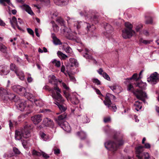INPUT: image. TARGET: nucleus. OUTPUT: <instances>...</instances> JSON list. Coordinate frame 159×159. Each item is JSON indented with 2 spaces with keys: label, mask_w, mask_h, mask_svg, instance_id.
I'll use <instances>...</instances> for the list:
<instances>
[{
  "label": "nucleus",
  "mask_w": 159,
  "mask_h": 159,
  "mask_svg": "<svg viewBox=\"0 0 159 159\" xmlns=\"http://www.w3.org/2000/svg\"><path fill=\"white\" fill-rule=\"evenodd\" d=\"M54 44L56 45L61 44V43L60 40L57 38L54 34H52V36Z\"/></svg>",
  "instance_id": "nucleus-27"
},
{
  "label": "nucleus",
  "mask_w": 159,
  "mask_h": 159,
  "mask_svg": "<svg viewBox=\"0 0 159 159\" xmlns=\"http://www.w3.org/2000/svg\"><path fill=\"white\" fill-rule=\"evenodd\" d=\"M134 93L136 96L137 98L142 101L144 103H145V98H147V96L146 93L141 90L137 89Z\"/></svg>",
  "instance_id": "nucleus-11"
},
{
  "label": "nucleus",
  "mask_w": 159,
  "mask_h": 159,
  "mask_svg": "<svg viewBox=\"0 0 159 159\" xmlns=\"http://www.w3.org/2000/svg\"><path fill=\"white\" fill-rule=\"evenodd\" d=\"M23 7L24 9L29 14L32 16L34 15V12L32 11L31 8L29 6L27 5L24 4L23 5Z\"/></svg>",
  "instance_id": "nucleus-25"
},
{
  "label": "nucleus",
  "mask_w": 159,
  "mask_h": 159,
  "mask_svg": "<svg viewBox=\"0 0 159 159\" xmlns=\"http://www.w3.org/2000/svg\"><path fill=\"white\" fill-rule=\"evenodd\" d=\"M152 20L151 17H149L148 20H146L145 23L146 24H151L152 23Z\"/></svg>",
  "instance_id": "nucleus-60"
},
{
  "label": "nucleus",
  "mask_w": 159,
  "mask_h": 159,
  "mask_svg": "<svg viewBox=\"0 0 159 159\" xmlns=\"http://www.w3.org/2000/svg\"><path fill=\"white\" fill-rule=\"evenodd\" d=\"M114 139L115 142L108 141L104 144L105 147L107 149L113 152L116 151L120 146L124 144L122 140L116 139V136H114Z\"/></svg>",
  "instance_id": "nucleus-4"
},
{
  "label": "nucleus",
  "mask_w": 159,
  "mask_h": 159,
  "mask_svg": "<svg viewBox=\"0 0 159 159\" xmlns=\"http://www.w3.org/2000/svg\"><path fill=\"white\" fill-rule=\"evenodd\" d=\"M63 48L64 50L67 53H71V52H72V50L71 48L69 46H68L67 47H66V46L64 45L63 46Z\"/></svg>",
  "instance_id": "nucleus-42"
},
{
  "label": "nucleus",
  "mask_w": 159,
  "mask_h": 159,
  "mask_svg": "<svg viewBox=\"0 0 159 159\" xmlns=\"http://www.w3.org/2000/svg\"><path fill=\"white\" fill-rule=\"evenodd\" d=\"M59 125L65 131L68 132L70 131L71 130L70 127L67 122L64 121Z\"/></svg>",
  "instance_id": "nucleus-20"
},
{
  "label": "nucleus",
  "mask_w": 159,
  "mask_h": 159,
  "mask_svg": "<svg viewBox=\"0 0 159 159\" xmlns=\"http://www.w3.org/2000/svg\"><path fill=\"white\" fill-rule=\"evenodd\" d=\"M33 6L34 7L36 8L37 10V12L39 13L40 12V7L39 5H36L34 4L33 5Z\"/></svg>",
  "instance_id": "nucleus-64"
},
{
  "label": "nucleus",
  "mask_w": 159,
  "mask_h": 159,
  "mask_svg": "<svg viewBox=\"0 0 159 159\" xmlns=\"http://www.w3.org/2000/svg\"><path fill=\"white\" fill-rule=\"evenodd\" d=\"M66 116L67 114L65 113L61 114L57 118L55 119V120L59 125L64 122V120L66 118Z\"/></svg>",
  "instance_id": "nucleus-21"
},
{
  "label": "nucleus",
  "mask_w": 159,
  "mask_h": 159,
  "mask_svg": "<svg viewBox=\"0 0 159 159\" xmlns=\"http://www.w3.org/2000/svg\"><path fill=\"white\" fill-rule=\"evenodd\" d=\"M82 120L84 123H87L89 122V119L86 116H84L82 117Z\"/></svg>",
  "instance_id": "nucleus-50"
},
{
  "label": "nucleus",
  "mask_w": 159,
  "mask_h": 159,
  "mask_svg": "<svg viewBox=\"0 0 159 159\" xmlns=\"http://www.w3.org/2000/svg\"><path fill=\"white\" fill-rule=\"evenodd\" d=\"M5 2H7L9 5L12 4L10 0H0V4L3 6H7V4Z\"/></svg>",
  "instance_id": "nucleus-38"
},
{
  "label": "nucleus",
  "mask_w": 159,
  "mask_h": 159,
  "mask_svg": "<svg viewBox=\"0 0 159 159\" xmlns=\"http://www.w3.org/2000/svg\"><path fill=\"white\" fill-rule=\"evenodd\" d=\"M109 87L113 92L116 93H119L121 91L120 89L119 91H117V90L118 89H120L121 88L119 86L114 85L113 86H110Z\"/></svg>",
  "instance_id": "nucleus-30"
},
{
  "label": "nucleus",
  "mask_w": 159,
  "mask_h": 159,
  "mask_svg": "<svg viewBox=\"0 0 159 159\" xmlns=\"http://www.w3.org/2000/svg\"><path fill=\"white\" fill-rule=\"evenodd\" d=\"M42 115L40 114L35 115L31 118V120L35 125H37L42 120Z\"/></svg>",
  "instance_id": "nucleus-17"
},
{
  "label": "nucleus",
  "mask_w": 159,
  "mask_h": 159,
  "mask_svg": "<svg viewBox=\"0 0 159 159\" xmlns=\"http://www.w3.org/2000/svg\"><path fill=\"white\" fill-rule=\"evenodd\" d=\"M43 89L46 90L51 92L52 93L51 96L52 98L57 101L56 102L55 104L57 106L61 112H64L67 109L66 105L63 103L64 99L60 94L61 89L57 86H55L53 89H51L48 86H44Z\"/></svg>",
  "instance_id": "nucleus-1"
},
{
  "label": "nucleus",
  "mask_w": 159,
  "mask_h": 159,
  "mask_svg": "<svg viewBox=\"0 0 159 159\" xmlns=\"http://www.w3.org/2000/svg\"><path fill=\"white\" fill-rule=\"evenodd\" d=\"M15 73L20 80H23L25 79L24 74L22 71L19 69Z\"/></svg>",
  "instance_id": "nucleus-24"
},
{
  "label": "nucleus",
  "mask_w": 159,
  "mask_h": 159,
  "mask_svg": "<svg viewBox=\"0 0 159 159\" xmlns=\"http://www.w3.org/2000/svg\"><path fill=\"white\" fill-rule=\"evenodd\" d=\"M62 86L63 87V88L67 90H68L69 89V88L68 87L67 85L64 83L62 82L61 83Z\"/></svg>",
  "instance_id": "nucleus-61"
},
{
  "label": "nucleus",
  "mask_w": 159,
  "mask_h": 159,
  "mask_svg": "<svg viewBox=\"0 0 159 159\" xmlns=\"http://www.w3.org/2000/svg\"><path fill=\"white\" fill-rule=\"evenodd\" d=\"M106 32H104V34L107 38H109L111 35L113 29L112 26L108 24H107L104 27Z\"/></svg>",
  "instance_id": "nucleus-14"
},
{
  "label": "nucleus",
  "mask_w": 159,
  "mask_h": 159,
  "mask_svg": "<svg viewBox=\"0 0 159 159\" xmlns=\"http://www.w3.org/2000/svg\"><path fill=\"white\" fill-rule=\"evenodd\" d=\"M143 27V25L142 24H139L138 25H137L136 28L135 30L137 32H139L140 31V30Z\"/></svg>",
  "instance_id": "nucleus-58"
},
{
  "label": "nucleus",
  "mask_w": 159,
  "mask_h": 159,
  "mask_svg": "<svg viewBox=\"0 0 159 159\" xmlns=\"http://www.w3.org/2000/svg\"><path fill=\"white\" fill-rule=\"evenodd\" d=\"M15 102L17 108L20 111H23L26 107L27 102L17 97L15 99Z\"/></svg>",
  "instance_id": "nucleus-9"
},
{
  "label": "nucleus",
  "mask_w": 159,
  "mask_h": 159,
  "mask_svg": "<svg viewBox=\"0 0 159 159\" xmlns=\"http://www.w3.org/2000/svg\"><path fill=\"white\" fill-rule=\"evenodd\" d=\"M137 74L136 73L134 74L131 77L128 79L130 80H131L132 79L135 80L136 81V82L138 81V80L139 79H140L141 78V77H140V78L139 77V78H137Z\"/></svg>",
  "instance_id": "nucleus-44"
},
{
  "label": "nucleus",
  "mask_w": 159,
  "mask_h": 159,
  "mask_svg": "<svg viewBox=\"0 0 159 159\" xmlns=\"http://www.w3.org/2000/svg\"><path fill=\"white\" fill-rule=\"evenodd\" d=\"M61 32L63 34L69 39L75 41L77 43H80L82 46L84 47V45L81 43L80 39L77 36V34L75 32H72L70 29H68L66 27L61 29Z\"/></svg>",
  "instance_id": "nucleus-3"
},
{
  "label": "nucleus",
  "mask_w": 159,
  "mask_h": 159,
  "mask_svg": "<svg viewBox=\"0 0 159 159\" xmlns=\"http://www.w3.org/2000/svg\"><path fill=\"white\" fill-rule=\"evenodd\" d=\"M134 88L133 86L131 84H129L127 87V90L128 91L132 90Z\"/></svg>",
  "instance_id": "nucleus-63"
},
{
  "label": "nucleus",
  "mask_w": 159,
  "mask_h": 159,
  "mask_svg": "<svg viewBox=\"0 0 159 159\" xmlns=\"http://www.w3.org/2000/svg\"><path fill=\"white\" fill-rule=\"evenodd\" d=\"M63 92L64 96L67 100L70 99L71 102L74 104H77L79 103V100L77 97L75 96H73L71 97L70 95L66 91H64Z\"/></svg>",
  "instance_id": "nucleus-13"
},
{
  "label": "nucleus",
  "mask_w": 159,
  "mask_h": 159,
  "mask_svg": "<svg viewBox=\"0 0 159 159\" xmlns=\"http://www.w3.org/2000/svg\"><path fill=\"white\" fill-rule=\"evenodd\" d=\"M78 50L80 52H83L82 53L83 56L88 60L89 62H92L95 64H97V61L91 55L89 54V53H91L93 51L92 50H89L87 48H85L84 50L82 48V49H78Z\"/></svg>",
  "instance_id": "nucleus-8"
},
{
  "label": "nucleus",
  "mask_w": 159,
  "mask_h": 159,
  "mask_svg": "<svg viewBox=\"0 0 159 159\" xmlns=\"http://www.w3.org/2000/svg\"><path fill=\"white\" fill-rule=\"evenodd\" d=\"M143 147L142 146H139L135 148L136 154H141L143 151Z\"/></svg>",
  "instance_id": "nucleus-37"
},
{
  "label": "nucleus",
  "mask_w": 159,
  "mask_h": 159,
  "mask_svg": "<svg viewBox=\"0 0 159 159\" xmlns=\"http://www.w3.org/2000/svg\"><path fill=\"white\" fill-rule=\"evenodd\" d=\"M12 89L14 91L21 95L23 92H25V89L19 85H14L12 87Z\"/></svg>",
  "instance_id": "nucleus-15"
},
{
  "label": "nucleus",
  "mask_w": 159,
  "mask_h": 159,
  "mask_svg": "<svg viewBox=\"0 0 159 159\" xmlns=\"http://www.w3.org/2000/svg\"><path fill=\"white\" fill-rule=\"evenodd\" d=\"M13 151L15 154H19L20 152L17 148L14 147L13 148Z\"/></svg>",
  "instance_id": "nucleus-59"
},
{
  "label": "nucleus",
  "mask_w": 159,
  "mask_h": 159,
  "mask_svg": "<svg viewBox=\"0 0 159 159\" xmlns=\"http://www.w3.org/2000/svg\"><path fill=\"white\" fill-rule=\"evenodd\" d=\"M69 76L71 81L73 82L74 83H76V80L75 77L72 75L69 74Z\"/></svg>",
  "instance_id": "nucleus-52"
},
{
  "label": "nucleus",
  "mask_w": 159,
  "mask_h": 159,
  "mask_svg": "<svg viewBox=\"0 0 159 159\" xmlns=\"http://www.w3.org/2000/svg\"><path fill=\"white\" fill-rule=\"evenodd\" d=\"M144 159H151L149 153L145 152L143 153Z\"/></svg>",
  "instance_id": "nucleus-48"
},
{
  "label": "nucleus",
  "mask_w": 159,
  "mask_h": 159,
  "mask_svg": "<svg viewBox=\"0 0 159 159\" xmlns=\"http://www.w3.org/2000/svg\"><path fill=\"white\" fill-rule=\"evenodd\" d=\"M69 61L70 62V63L74 65L75 66H78V63L76 59L73 58H70V59Z\"/></svg>",
  "instance_id": "nucleus-41"
},
{
  "label": "nucleus",
  "mask_w": 159,
  "mask_h": 159,
  "mask_svg": "<svg viewBox=\"0 0 159 159\" xmlns=\"http://www.w3.org/2000/svg\"><path fill=\"white\" fill-rule=\"evenodd\" d=\"M57 54L59 57L62 60H65L67 57V56L66 55L63 53L61 51H58L57 52Z\"/></svg>",
  "instance_id": "nucleus-33"
},
{
  "label": "nucleus",
  "mask_w": 159,
  "mask_h": 159,
  "mask_svg": "<svg viewBox=\"0 0 159 159\" xmlns=\"http://www.w3.org/2000/svg\"><path fill=\"white\" fill-rule=\"evenodd\" d=\"M116 99L115 97L113 95L109 93H107L105 100L103 101L105 105L112 111L115 112L117 110V107L115 105L111 103V99Z\"/></svg>",
  "instance_id": "nucleus-7"
},
{
  "label": "nucleus",
  "mask_w": 159,
  "mask_h": 159,
  "mask_svg": "<svg viewBox=\"0 0 159 159\" xmlns=\"http://www.w3.org/2000/svg\"><path fill=\"white\" fill-rule=\"evenodd\" d=\"M32 154L34 155L40 156H41V152H38L35 150H33L32 152Z\"/></svg>",
  "instance_id": "nucleus-51"
},
{
  "label": "nucleus",
  "mask_w": 159,
  "mask_h": 159,
  "mask_svg": "<svg viewBox=\"0 0 159 159\" xmlns=\"http://www.w3.org/2000/svg\"><path fill=\"white\" fill-rule=\"evenodd\" d=\"M52 62L57 67H59L61 66V62L60 61H57L56 60H54L52 61Z\"/></svg>",
  "instance_id": "nucleus-46"
},
{
  "label": "nucleus",
  "mask_w": 159,
  "mask_h": 159,
  "mask_svg": "<svg viewBox=\"0 0 159 159\" xmlns=\"http://www.w3.org/2000/svg\"><path fill=\"white\" fill-rule=\"evenodd\" d=\"M111 120V118L109 117H105L104 119V121L105 123H107L110 121Z\"/></svg>",
  "instance_id": "nucleus-62"
},
{
  "label": "nucleus",
  "mask_w": 159,
  "mask_h": 159,
  "mask_svg": "<svg viewBox=\"0 0 159 159\" xmlns=\"http://www.w3.org/2000/svg\"><path fill=\"white\" fill-rule=\"evenodd\" d=\"M81 25H82L84 27H86L87 31L89 30L92 32L95 29L94 26L93 24L91 25L89 23H88L84 22H77L75 24V25H76V27L77 29L80 28Z\"/></svg>",
  "instance_id": "nucleus-10"
},
{
  "label": "nucleus",
  "mask_w": 159,
  "mask_h": 159,
  "mask_svg": "<svg viewBox=\"0 0 159 159\" xmlns=\"http://www.w3.org/2000/svg\"><path fill=\"white\" fill-rule=\"evenodd\" d=\"M135 84L136 86L138 87L143 89H144L147 86L146 83L140 81H137L136 83H135Z\"/></svg>",
  "instance_id": "nucleus-23"
},
{
  "label": "nucleus",
  "mask_w": 159,
  "mask_h": 159,
  "mask_svg": "<svg viewBox=\"0 0 159 159\" xmlns=\"http://www.w3.org/2000/svg\"><path fill=\"white\" fill-rule=\"evenodd\" d=\"M0 51L3 53H7V47L2 43H0Z\"/></svg>",
  "instance_id": "nucleus-29"
},
{
  "label": "nucleus",
  "mask_w": 159,
  "mask_h": 159,
  "mask_svg": "<svg viewBox=\"0 0 159 159\" xmlns=\"http://www.w3.org/2000/svg\"><path fill=\"white\" fill-rule=\"evenodd\" d=\"M54 3L58 6L65 5L67 4L68 0H54Z\"/></svg>",
  "instance_id": "nucleus-22"
},
{
  "label": "nucleus",
  "mask_w": 159,
  "mask_h": 159,
  "mask_svg": "<svg viewBox=\"0 0 159 159\" xmlns=\"http://www.w3.org/2000/svg\"><path fill=\"white\" fill-rule=\"evenodd\" d=\"M125 28L122 30V36L125 39L131 38L135 34V32L132 30V25L128 22L125 23Z\"/></svg>",
  "instance_id": "nucleus-5"
},
{
  "label": "nucleus",
  "mask_w": 159,
  "mask_h": 159,
  "mask_svg": "<svg viewBox=\"0 0 159 159\" xmlns=\"http://www.w3.org/2000/svg\"><path fill=\"white\" fill-rule=\"evenodd\" d=\"M34 101L37 106L41 107L43 105V103L41 100L34 99Z\"/></svg>",
  "instance_id": "nucleus-36"
},
{
  "label": "nucleus",
  "mask_w": 159,
  "mask_h": 159,
  "mask_svg": "<svg viewBox=\"0 0 159 159\" xmlns=\"http://www.w3.org/2000/svg\"><path fill=\"white\" fill-rule=\"evenodd\" d=\"M41 155H42L43 157L46 159L49 157L48 155L42 151H41Z\"/></svg>",
  "instance_id": "nucleus-49"
},
{
  "label": "nucleus",
  "mask_w": 159,
  "mask_h": 159,
  "mask_svg": "<svg viewBox=\"0 0 159 159\" xmlns=\"http://www.w3.org/2000/svg\"><path fill=\"white\" fill-rule=\"evenodd\" d=\"M10 72L8 67L7 66L2 65L0 66V75H7Z\"/></svg>",
  "instance_id": "nucleus-18"
},
{
  "label": "nucleus",
  "mask_w": 159,
  "mask_h": 159,
  "mask_svg": "<svg viewBox=\"0 0 159 159\" xmlns=\"http://www.w3.org/2000/svg\"><path fill=\"white\" fill-rule=\"evenodd\" d=\"M54 153L56 155H58L60 153V150L57 147L55 146L53 148Z\"/></svg>",
  "instance_id": "nucleus-40"
},
{
  "label": "nucleus",
  "mask_w": 159,
  "mask_h": 159,
  "mask_svg": "<svg viewBox=\"0 0 159 159\" xmlns=\"http://www.w3.org/2000/svg\"><path fill=\"white\" fill-rule=\"evenodd\" d=\"M27 31L28 32L31 36H32L33 37H34V32L30 28H28L27 29Z\"/></svg>",
  "instance_id": "nucleus-54"
},
{
  "label": "nucleus",
  "mask_w": 159,
  "mask_h": 159,
  "mask_svg": "<svg viewBox=\"0 0 159 159\" xmlns=\"http://www.w3.org/2000/svg\"><path fill=\"white\" fill-rule=\"evenodd\" d=\"M158 74L156 72L151 75L150 77L148 78L147 80L150 84L153 85L156 84L159 81Z\"/></svg>",
  "instance_id": "nucleus-12"
},
{
  "label": "nucleus",
  "mask_w": 159,
  "mask_h": 159,
  "mask_svg": "<svg viewBox=\"0 0 159 159\" xmlns=\"http://www.w3.org/2000/svg\"><path fill=\"white\" fill-rule=\"evenodd\" d=\"M56 77L54 75H52L49 76V82L52 84H55Z\"/></svg>",
  "instance_id": "nucleus-35"
},
{
  "label": "nucleus",
  "mask_w": 159,
  "mask_h": 159,
  "mask_svg": "<svg viewBox=\"0 0 159 159\" xmlns=\"http://www.w3.org/2000/svg\"><path fill=\"white\" fill-rule=\"evenodd\" d=\"M77 135L82 140L84 139L86 137V134L85 132L82 131L77 132Z\"/></svg>",
  "instance_id": "nucleus-31"
},
{
  "label": "nucleus",
  "mask_w": 159,
  "mask_h": 159,
  "mask_svg": "<svg viewBox=\"0 0 159 159\" xmlns=\"http://www.w3.org/2000/svg\"><path fill=\"white\" fill-rule=\"evenodd\" d=\"M9 19H10V23L12 27L14 29H15V25H16L19 30H22V29L18 25L17 19L15 16H13L11 19L10 18Z\"/></svg>",
  "instance_id": "nucleus-19"
},
{
  "label": "nucleus",
  "mask_w": 159,
  "mask_h": 159,
  "mask_svg": "<svg viewBox=\"0 0 159 159\" xmlns=\"http://www.w3.org/2000/svg\"><path fill=\"white\" fill-rule=\"evenodd\" d=\"M56 21L62 26L61 29L63 28L64 27H66L65 26V21L61 17L59 18Z\"/></svg>",
  "instance_id": "nucleus-34"
},
{
  "label": "nucleus",
  "mask_w": 159,
  "mask_h": 159,
  "mask_svg": "<svg viewBox=\"0 0 159 159\" xmlns=\"http://www.w3.org/2000/svg\"><path fill=\"white\" fill-rule=\"evenodd\" d=\"M66 67L67 71L68 73L71 71V70L73 69L72 68H71V66H70L69 64L66 65Z\"/></svg>",
  "instance_id": "nucleus-57"
},
{
  "label": "nucleus",
  "mask_w": 159,
  "mask_h": 159,
  "mask_svg": "<svg viewBox=\"0 0 159 159\" xmlns=\"http://www.w3.org/2000/svg\"><path fill=\"white\" fill-rule=\"evenodd\" d=\"M21 96H24L28 99H31L33 97V94L29 92H27L26 89L25 92H23Z\"/></svg>",
  "instance_id": "nucleus-26"
},
{
  "label": "nucleus",
  "mask_w": 159,
  "mask_h": 159,
  "mask_svg": "<svg viewBox=\"0 0 159 159\" xmlns=\"http://www.w3.org/2000/svg\"><path fill=\"white\" fill-rule=\"evenodd\" d=\"M10 69L15 72V73L17 72V71L19 69L16 65L13 63H11L10 66Z\"/></svg>",
  "instance_id": "nucleus-32"
},
{
  "label": "nucleus",
  "mask_w": 159,
  "mask_h": 159,
  "mask_svg": "<svg viewBox=\"0 0 159 159\" xmlns=\"http://www.w3.org/2000/svg\"><path fill=\"white\" fill-rule=\"evenodd\" d=\"M18 97L11 93H8L6 89L0 88V99L4 101H7L8 99L14 101Z\"/></svg>",
  "instance_id": "nucleus-6"
},
{
  "label": "nucleus",
  "mask_w": 159,
  "mask_h": 159,
  "mask_svg": "<svg viewBox=\"0 0 159 159\" xmlns=\"http://www.w3.org/2000/svg\"><path fill=\"white\" fill-rule=\"evenodd\" d=\"M51 23L52 25V27L54 31L56 32H57L59 30V27L58 25L55 23L54 21H52Z\"/></svg>",
  "instance_id": "nucleus-39"
},
{
  "label": "nucleus",
  "mask_w": 159,
  "mask_h": 159,
  "mask_svg": "<svg viewBox=\"0 0 159 159\" xmlns=\"http://www.w3.org/2000/svg\"><path fill=\"white\" fill-rule=\"evenodd\" d=\"M28 77L27 78V80L28 82L30 83L32 82L33 80L30 74L28 73L27 74Z\"/></svg>",
  "instance_id": "nucleus-56"
},
{
  "label": "nucleus",
  "mask_w": 159,
  "mask_h": 159,
  "mask_svg": "<svg viewBox=\"0 0 159 159\" xmlns=\"http://www.w3.org/2000/svg\"><path fill=\"white\" fill-rule=\"evenodd\" d=\"M98 17L96 16H94L93 17H91L90 19V20L91 22L94 21V23L96 24L98 22Z\"/></svg>",
  "instance_id": "nucleus-45"
},
{
  "label": "nucleus",
  "mask_w": 159,
  "mask_h": 159,
  "mask_svg": "<svg viewBox=\"0 0 159 159\" xmlns=\"http://www.w3.org/2000/svg\"><path fill=\"white\" fill-rule=\"evenodd\" d=\"M102 76L106 79L108 81L110 80V78L109 77V76L107 74V73L105 72H103V74L102 75Z\"/></svg>",
  "instance_id": "nucleus-47"
},
{
  "label": "nucleus",
  "mask_w": 159,
  "mask_h": 159,
  "mask_svg": "<svg viewBox=\"0 0 159 159\" xmlns=\"http://www.w3.org/2000/svg\"><path fill=\"white\" fill-rule=\"evenodd\" d=\"M134 106L135 109L138 111L142 108L141 103L138 101H135Z\"/></svg>",
  "instance_id": "nucleus-28"
},
{
  "label": "nucleus",
  "mask_w": 159,
  "mask_h": 159,
  "mask_svg": "<svg viewBox=\"0 0 159 159\" xmlns=\"http://www.w3.org/2000/svg\"><path fill=\"white\" fill-rule=\"evenodd\" d=\"M31 127L30 124H27L25 125L24 128L20 131L16 130L15 132V139L16 140H19L22 137L27 138L30 136L29 129Z\"/></svg>",
  "instance_id": "nucleus-2"
},
{
  "label": "nucleus",
  "mask_w": 159,
  "mask_h": 159,
  "mask_svg": "<svg viewBox=\"0 0 159 159\" xmlns=\"http://www.w3.org/2000/svg\"><path fill=\"white\" fill-rule=\"evenodd\" d=\"M43 123L45 126L51 128L53 127L54 125L53 120L48 117L44 118Z\"/></svg>",
  "instance_id": "nucleus-16"
},
{
  "label": "nucleus",
  "mask_w": 159,
  "mask_h": 159,
  "mask_svg": "<svg viewBox=\"0 0 159 159\" xmlns=\"http://www.w3.org/2000/svg\"><path fill=\"white\" fill-rule=\"evenodd\" d=\"M40 136L42 139L45 141H47L48 139V137L44 133L40 134Z\"/></svg>",
  "instance_id": "nucleus-43"
},
{
  "label": "nucleus",
  "mask_w": 159,
  "mask_h": 159,
  "mask_svg": "<svg viewBox=\"0 0 159 159\" xmlns=\"http://www.w3.org/2000/svg\"><path fill=\"white\" fill-rule=\"evenodd\" d=\"M93 82L96 84L97 85H100L101 84L100 81L97 79H93L92 80Z\"/></svg>",
  "instance_id": "nucleus-53"
},
{
  "label": "nucleus",
  "mask_w": 159,
  "mask_h": 159,
  "mask_svg": "<svg viewBox=\"0 0 159 159\" xmlns=\"http://www.w3.org/2000/svg\"><path fill=\"white\" fill-rule=\"evenodd\" d=\"M139 42L140 43H143L145 44L149 43L148 41L144 40L142 38H141L139 39Z\"/></svg>",
  "instance_id": "nucleus-55"
}]
</instances>
